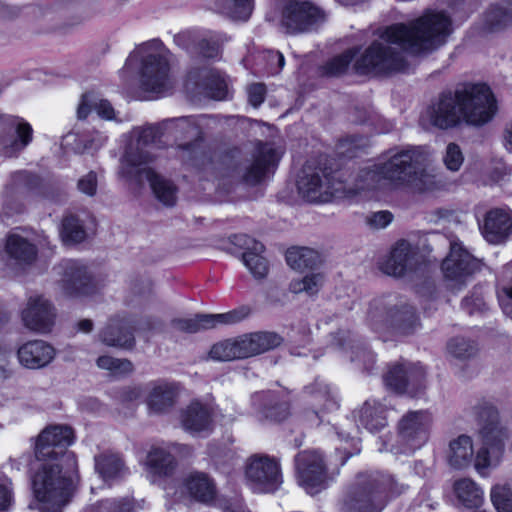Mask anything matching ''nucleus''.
Segmentation results:
<instances>
[{
	"instance_id": "5",
	"label": "nucleus",
	"mask_w": 512,
	"mask_h": 512,
	"mask_svg": "<svg viewBox=\"0 0 512 512\" xmlns=\"http://www.w3.org/2000/svg\"><path fill=\"white\" fill-rule=\"evenodd\" d=\"M404 489L388 474H359L343 500L344 512H381Z\"/></svg>"
},
{
	"instance_id": "39",
	"label": "nucleus",
	"mask_w": 512,
	"mask_h": 512,
	"mask_svg": "<svg viewBox=\"0 0 512 512\" xmlns=\"http://www.w3.org/2000/svg\"><path fill=\"white\" fill-rule=\"evenodd\" d=\"M450 453L448 461L455 469H464L471 466L473 461V442L470 436L460 435L449 444Z\"/></svg>"
},
{
	"instance_id": "28",
	"label": "nucleus",
	"mask_w": 512,
	"mask_h": 512,
	"mask_svg": "<svg viewBox=\"0 0 512 512\" xmlns=\"http://www.w3.org/2000/svg\"><path fill=\"white\" fill-rule=\"evenodd\" d=\"M415 253L405 239L398 240L392 247L389 256L381 264V270L390 276L402 277L412 269Z\"/></svg>"
},
{
	"instance_id": "56",
	"label": "nucleus",
	"mask_w": 512,
	"mask_h": 512,
	"mask_svg": "<svg viewBox=\"0 0 512 512\" xmlns=\"http://www.w3.org/2000/svg\"><path fill=\"white\" fill-rule=\"evenodd\" d=\"M152 161L151 154L142 149L127 150L122 158V168L142 167Z\"/></svg>"
},
{
	"instance_id": "6",
	"label": "nucleus",
	"mask_w": 512,
	"mask_h": 512,
	"mask_svg": "<svg viewBox=\"0 0 512 512\" xmlns=\"http://www.w3.org/2000/svg\"><path fill=\"white\" fill-rule=\"evenodd\" d=\"M474 409L480 425L482 447L477 451L472 463L476 471L484 475L492 462L497 464L502 458L509 433L507 428L501 425L499 411L494 404L483 399Z\"/></svg>"
},
{
	"instance_id": "51",
	"label": "nucleus",
	"mask_w": 512,
	"mask_h": 512,
	"mask_svg": "<svg viewBox=\"0 0 512 512\" xmlns=\"http://www.w3.org/2000/svg\"><path fill=\"white\" fill-rule=\"evenodd\" d=\"M92 512H134V502L127 497L102 499Z\"/></svg>"
},
{
	"instance_id": "64",
	"label": "nucleus",
	"mask_w": 512,
	"mask_h": 512,
	"mask_svg": "<svg viewBox=\"0 0 512 512\" xmlns=\"http://www.w3.org/2000/svg\"><path fill=\"white\" fill-rule=\"evenodd\" d=\"M322 276L320 274H310L304 276L305 292L310 295H316L321 286Z\"/></svg>"
},
{
	"instance_id": "43",
	"label": "nucleus",
	"mask_w": 512,
	"mask_h": 512,
	"mask_svg": "<svg viewBox=\"0 0 512 512\" xmlns=\"http://www.w3.org/2000/svg\"><path fill=\"white\" fill-rule=\"evenodd\" d=\"M60 235L66 244H79L85 241L87 232L76 215L64 216L61 221Z\"/></svg>"
},
{
	"instance_id": "26",
	"label": "nucleus",
	"mask_w": 512,
	"mask_h": 512,
	"mask_svg": "<svg viewBox=\"0 0 512 512\" xmlns=\"http://www.w3.org/2000/svg\"><path fill=\"white\" fill-rule=\"evenodd\" d=\"M134 330L127 318L117 315L109 318L99 337L106 346L131 349L135 346Z\"/></svg>"
},
{
	"instance_id": "33",
	"label": "nucleus",
	"mask_w": 512,
	"mask_h": 512,
	"mask_svg": "<svg viewBox=\"0 0 512 512\" xmlns=\"http://www.w3.org/2000/svg\"><path fill=\"white\" fill-rule=\"evenodd\" d=\"M304 392L318 401L319 410L306 409L305 417L312 420L316 426L322 423L321 412H325L336 405V401L331 393L330 386L317 377L311 384L304 387Z\"/></svg>"
},
{
	"instance_id": "52",
	"label": "nucleus",
	"mask_w": 512,
	"mask_h": 512,
	"mask_svg": "<svg viewBox=\"0 0 512 512\" xmlns=\"http://www.w3.org/2000/svg\"><path fill=\"white\" fill-rule=\"evenodd\" d=\"M447 350L455 358L469 359L477 349L473 341L464 337H454L448 341Z\"/></svg>"
},
{
	"instance_id": "42",
	"label": "nucleus",
	"mask_w": 512,
	"mask_h": 512,
	"mask_svg": "<svg viewBox=\"0 0 512 512\" xmlns=\"http://www.w3.org/2000/svg\"><path fill=\"white\" fill-rule=\"evenodd\" d=\"M285 260L293 270H313L319 262V254L307 247H290L285 253Z\"/></svg>"
},
{
	"instance_id": "61",
	"label": "nucleus",
	"mask_w": 512,
	"mask_h": 512,
	"mask_svg": "<svg viewBox=\"0 0 512 512\" xmlns=\"http://www.w3.org/2000/svg\"><path fill=\"white\" fill-rule=\"evenodd\" d=\"M498 301L503 313L512 319V285L502 288L498 293Z\"/></svg>"
},
{
	"instance_id": "57",
	"label": "nucleus",
	"mask_w": 512,
	"mask_h": 512,
	"mask_svg": "<svg viewBox=\"0 0 512 512\" xmlns=\"http://www.w3.org/2000/svg\"><path fill=\"white\" fill-rule=\"evenodd\" d=\"M163 136V130L159 125H149L139 130L137 143L142 146H149L157 143Z\"/></svg>"
},
{
	"instance_id": "10",
	"label": "nucleus",
	"mask_w": 512,
	"mask_h": 512,
	"mask_svg": "<svg viewBox=\"0 0 512 512\" xmlns=\"http://www.w3.org/2000/svg\"><path fill=\"white\" fill-rule=\"evenodd\" d=\"M280 25L290 35L317 32L327 13L313 0H280Z\"/></svg>"
},
{
	"instance_id": "58",
	"label": "nucleus",
	"mask_w": 512,
	"mask_h": 512,
	"mask_svg": "<svg viewBox=\"0 0 512 512\" xmlns=\"http://www.w3.org/2000/svg\"><path fill=\"white\" fill-rule=\"evenodd\" d=\"M464 157L458 144L449 143L444 156V163L450 171H458L463 163Z\"/></svg>"
},
{
	"instance_id": "19",
	"label": "nucleus",
	"mask_w": 512,
	"mask_h": 512,
	"mask_svg": "<svg viewBox=\"0 0 512 512\" xmlns=\"http://www.w3.org/2000/svg\"><path fill=\"white\" fill-rule=\"evenodd\" d=\"M480 269L479 262L465 248L452 244L449 254L441 263V270L447 281L461 288L468 277Z\"/></svg>"
},
{
	"instance_id": "13",
	"label": "nucleus",
	"mask_w": 512,
	"mask_h": 512,
	"mask_svg": "<svg viewBox=\"0 0 512 512\" xmlns=\"http://www.w3.org/2000/svg\"><path fill=\"white\" fill-rule=\"evenodd\" d=\"M295 475L299 486L315 495L328 485V464L324 454L317 450H303L294 457Z\"/></svg>"
},
{
	"instance_id": "47",
	"label": "nucleus",
	"mask_w": 512,
	"mask_h": 512,
	"mask_svg": "<svg viewBox=\"0 0 512 512\" xmlns=\"http://www.w3.org/2000/svg\"><path fill=\"white\" fill-rule=\"evenodd\" d=\"M194 51L202 59L216 61L221 59L222 45L218 37L209 35L194 43Z\"/></svg>"
},
{
	"instance_id": "24",
	"label": "nucleus",
	"mask_w": 512,
	"mask_h": 512,
	"mask_svg": "<svg viewBox=\"0 0 512 512\" xmlns=\"http://www.w3.org/2000/svg\"><path fill=\"white\" fill-rule=\"evenodd\" d=\"M479 228L489 243L504 242L512 234V210L508 206L489 209Z\"/></svg>"
},
{
	"instance_id": "4",
	"label": "nucleus",
	"mask_w": 512,
	"mask_h": 512,
	"mask_svg": "<svg viewBox=\"0 0 512 512\" xmlns=\"http://www.w3.org/2000/svg\"><path fill=\"white\" fill-rule=\"evenodd\" d=\"M452 33V19L444 11H427L409 24L387 26L381 38L404 50L422 52L442 45Z\"/></svg>"
},
{
	"instance_id": "25",
	"label": "nucleus",
	"mask_w": 512,
	"mask_h": 512,
	"mask_svg": "<svg viewBox=\"0 0 512 512\" xmlns=\"http://www.w3.org/2000/svg\"><path fill=\"white\" fill-rule=\"evenodd\" d=\"M6 132L4 156L9 158L18 157L34 139L32 125L19 116L8 114Z\"/></svg>"
},
{
	"instance_id": "49",
	"label": "nucleus",
	"mask_w": 512,
	"mask_h": 512,
	"mask_svg": "<svg viewBox=\"0 0 512 512\" xmlns=\"http://www.w3.org/2000/svg\"><path fill=\"white\" fill-rule=\"evenodd\" d=\"M96 364L103 370L110 371L113 375L125 376L133 372V364L128 359H117L109 355L99 356Z\"/></svg>"
},
{
	"instance_id": "7",
	"label": "nucleus",
	"mask_w": 512,
	"mask_h": 512,
	"mask_svg": "<svg viewBox=\"0 0 512 512\" xmlns=\"http://www.w3.org/2000/svg\"><path fill=\"white\" fill-rule=\"evenodd\" d=\"M348 177V171L332 161L324 166H304L297 180V189L309 202H328L346 191Z\"/></svg>"
},
{
	"instance_id": "2",
	"label": "nucleus",
	"mask_w": 512,
	"mask_h": 512,
	"mask_svg": "<svg viewBox=\"0 0 512 512\" xmlns=\"http://www.w3.org/2000/svg\"><path fill=\"white\" fill-rule=\"evenodd\" d=\"M410 188L418 193L439 188L436 175L428 171V154L422 146L398 150L387 160L360 168L354 191H373L382 187Z\"/></svg>"
},
{
	"instance_id": "18",
	"label": "nucleus",
	"mask_w": 512,
	"mask_h": 512,
	"mask_svg": "<svg viewBox=\"0 0 512 512\" xmlns=\"http://www.w3.org/2000/svg\"><path fill=\"white\" fill-rule=\"evenodd\" d=\"M246 477L254 489L263 493L275 492L282 483L279 462L267 455L251 460L246 468Z\"/></svg>"
},
{
	"instance_id": "55",
	"label": "nucleus",
	"mask_w": 512,
	"mask_h": 512,
	"mask_svg": "<svg viewBox=\"0 0 512 512\" xmlns=\"http://www.w3.org/2000/svg\"><path fill=\"white\" fill-rule=\"evenodd\" d=\"M369 144V139L360 134H351L342 138L339 147L346 148L348 157H356L359 151H363Z\"/></svg>"
},
{
	"instance_id": "34",
	"label": "nucleus",
	"mask_w": 512,
	"mask_h": 512,
	"mask_svg": "<svg viewBox=\"0 0 512 512\" xmlns=\"http://www.w3.org/2000/svg\"><path fill=\"white\" fill-rule=\"evenodd\" d=\"M179 386L175 382L156 384L147 396L146 402L150 411L166 413L170 411L178 398Z\"/></svg>"
},
{
	"instance_id": "54",
	"label": "nucleus",
	"mask_w": 512,
	"mask_h": 512,
	"mask_svg": "<svg viewBox=\"0 0 512 512\" xmlns=\"http://www.w3.org/2000/svg\"><path fill=\"white\" fill-rule=\"evenodd\" d=\"M491 501L497 512H512V491L506 487H494Z\"/></svg>"
},
{
	"instance_id": "45",
	"label": "nucleus",
	"mask_w": 512,
	"mask_h": 512,
	"mask_svg": "<svg viewBox=\"0 0 512 512\" xmlns=\"http://www.w3.org/2000/svg\"><path fill=\"white\" fill-rule=\"evenodd\" d=\"M202 86L207 94L215 100H224L228 94V86L221 72L215 68L207 70L202 79Z\"/></svg>"
},
{
	"instance_id": "20",
	"label": "nucleus",
	"mask_w": 512,
	"mask_h": 512,
	"mask_svg": "<svg viewBox=\"0 0 512 512\" xmlns=\"http://www.w3.org/2000/svg\"><path fill=\"white\" fill-rule=\"evenodd\" d=\"M430 414L426 411H409L398 422V436L412 449L423 446L429 437Z\"/></svg>"
},
{
	"instance_id": "17",
	"label": "nucleus",
	"mask_w": 512,
	"mask_h": 512,
	"mask_svg": "<svg viewBox=\"0 0 512 512\" xmlns=\"http://www.w3.org/2000/svg\"><path fill=\"white\" fill-rule=\"evenodd\" d=\"M170 64L161 54H148L141 60L140 87L143 91L162 94L169 88Z\"/></svg>"
},
{
	"instance_id": "3",
	"label": "nucleus",
	"mask_w": 512,
	"mask_h": 512,
	"mask_svg": "<svg viewBox=\"0 0 512 512\" xmlns=\"http://www.w3.org/2000/svg\"><path fill=\"white\" fill-rule=\"evenodd\" d=\"M497 112V100L485 82H464L454 91H443L430 111V123L441 130L462 124L481 127Z\"/></svg>"
},
{
	"instance_id": "16",
	"label": "nucleus",
	"mask_w": 512,
	"mask_h": 512,
	"mask_svg": "<svg viewBox=\"0 0 512 512\" xmlns=\"http://www.w3.org/2000/svg\"><path fill=\"white\" fill-rule=\"evenodd\" d=\"M281 154L270 143L259 141L252 155V162L246 168L242 180L250 186L261 184L265 178L271 173L274 174L279 162Z\"/></svg>"
},
{
	"instance_id": "15",
	"label": "nucleus",
	"mask_w": 512,
	"mask_h": 512,
	"mask_svg": "<svg viewBox=\"0 0 512 512\" xmlns=\"http://www.w3.org/2000/svg\"><path fill=\"white\" fill-rule=\"evenodd\" d=\"M63 273L60 286L69 298L91 296L96 293L97 286L88 268L78 260H67L62 264Z\"/></svg>"
},
{
	"instance_id": "62",
	"label": "nucleus",
	"mask_w": 512,
	"mask_h": 512,
	"mask_svg": "<svg viewBox=\"0 0 512 512\" xmlns=\"http://www.w3.org/2000/svg\"><path fill=\"white\" fill-rule=\"evenodd\" d=\"M393 220V214L388 210L378 211L373 213L368 222L370 225L377 228H385L388 226Z\"/></svg>"
},
{
	"instance_id": "46",
	"label": "nucleus",
	"mask_w": 512,
	"mask_h": 512,
	"mask_svg": "<svg viewBox=\"0 0 512 512\" xmlns=\"http://www.w3.org/2000/svg\"><path fill=\"white\" fill-rule=\"evenodd\" d=\"M484 24L490 32L500 31L512 24V12L499 4H491L484 14Z\"/></svg>"
},
{
	"instance_id": "9",
	"label": "nucleus",
	"mask_w": 512,
	"mask_h": 512,
	"mask_svg": "<svg viewBox=\"0 0 512 512\" xmlns=\"http://www.w3.org/2000/svg\"><path fill=\"white\" fill-rule=\"evenodd\" d=\"M283 341V337L276 332H251L215 343L209 355L217 361L247 359L275 349Z\"/></svg>"
},
{
	"instance_id": "30",
	"label": "nucleus",
	"mask_w": 512,
	"mask_h": 512,
	"mask_svg": "<svg viewBox=\"0 0 512 512\" xmlns=\"http://www.w3.org/2000/svg\"><path fill=\"white\" fill-rule=\"evenodd\" d=\"M263 416L271 422L281 423L291 416V400L282 391H266L260 407Z\"/></svg>"
},
{
	"instance_id": "29",
	"label": "nucleus",
	"mask_w": 512,
	"mask_h": 512,
	"mask_svg": "<svg viewBox=\"0 0 512 512\" xmlns=\"http://www.w3.org/2000/svg\"><path fill=\"white\" fill-rule=\"evenodd\" d=\"M189 496L196 502L213 503L217 498V486L214 479L202 471L190 472L183 481Z\"/></svg>"
},
{
	"instance_id": "22",
	"label": "nucleus",
	"mask_w": 512,
	"mask_h": 512,
	"mask_svg": "<svg viewBox=\"0 0 512 512\" xmlns=\"http://www.w3.org/2000/svg\"><path fill=\"white\" fill-rule=\"evenodd\" d=\"M55 317L53 303L42 295L30 297L26 308L21 312L24 326L29 330L40 333H48L52 330Z\"/></svg>"
},
{
	"instance_id": "36",
	"label": "nucleus",
	"mask_w": 512,
	"mask_h": 512,
	"mask_svg": "<svg viewBox=\"0 0 512 512\" xmlns=\"http://www.w3.org/2000/svg\"><path fill=\"white\" fill-rule=\"evenodd\" d=\"M95 469L106 482L121 479L129 473L122 455L112 452H103L95 456Z\"/></svg>"
},
{
	"instance_id": "50",
	"label": "nucleus",
	"mask_w": 512,
	"mask_h": 512,
	"mask_svg": "<svg viewBox=\"0 0 512 512\" xmlns=\"http://www.w3.org/2000/svg\"><path fill=\"white\" fill-rule=\"evenodd\" d=\"M215 2L219 7L241 20H247L254 8V0H215Z\"/></svg>"
},
{
	"instance_id": "23",
	"label": "nucleus",
	"mask_w": 512,
	"mask_h": 512,
	"mask_svg": "<svg viewBox=\"0 0 512 512\" xmlns=\"http://www.w3.org/2000/svg\"><path fill=\"white\" fill-rule=\"evenodd\" d=\"M180 423L192 436H206L214 429L213 409L199 399H193L182 409Z\"/></svg>"
},
{
	"instance_id": "48",
	"label": "nucleus",
	"mask_w": 512,
	"mask_h": 512,
	"mask_svg": "<svg viewBox=\"0 0 512 512\" xmlns=\"http://www.w3.org/2000/svg\"><path fill=\"white\" fill-rule=\"evenodd\" d=\"M461 307L469 315L482 313L487 310L488 307L485 300V287L481 284L475 285L469 295L462 299Z\"/></svg>"
},
{
	"instance_id": "14",
	"label": "nucleus",
	"mask_w": 512,
	"mask_h": 512,
	"mask_svg": "<svg viewBox=\"0 0 512 512\" xmlns=\"http://www.w3.org/2000/svg\"><path fill=\"white\" fill-rule=\"evenodd\" d=\"M250 309L248 307H240L226 313L220 314H195L191 318H174L171 325L185 333H197L203 330H209L218 325L236 324L248 317Z\"/></svg>"
},
{
	"instance_id": "40",
	"label": "nucleus",
	"mask_w": 512,
	"mask_h": 512,
	"mask_svg": "<svg viewBox=\"0 0 512 512\" xmlns=\"http://www.w3.org/2000/svg\"><path fill=\"white\" fill-rule=\"evenodd\" d=\"M146 465L153 475L170 477L176 470L177 461L170 452L162 448H152L147 454Z\"/></svg>"
},
{
	"instance_id": "63",
	"label": "nucleus",
	"mask_w": 512,
	"mask_h": 512,
	"mask_svg": "<svg viewBox=\"0 0 512 512\" xmlns=\"http://www.w3.org/2000/svg\"><path fill=\"white\" fill-rule=\"evenodd\" d=\"M203 142V133L202 131H198L197 136L192 141L180 144L179 149L189 153L190 155L196 156L200 152Z\"/></svg>"
},
{
	"instance_id": "59",
	"label": "nucleus",
	"mask_w": 512,
	"mask_h": 512,
	"mask_svg": "<svg viewBox=\"0 0 512 512\" xmlns=\"http://www.w3.org/2000/svg\"><path fill=\"white\" fill-rule=\"evenodd\" d=\"M248 103L254 108L261 106L267 95V88L264 83H252L247 88Z\"/></svg>"
},
{
	"instance_id": "32",
	"label": "nucleus",
	"mask_w": 512,
	"mask_h": 512,
	"mask_svg": "<svg viewBox=\"0 0 512 512\" xmlns=\"http://www.w3.org/2000/svg\"><path fill=\"white\" fill-rule=\"evenodd\" d=\"M360 50V46H352L330 57L318 67V75L327 79L342 78L348 74L350 67H353Z\"/></svg>"
},
{
	"instance_id": "8",
	"label": "nucleus",
	"mask_w": 512,
	"mask_h": 512,
	"mask_svg": "<svg viewBox=\"0 0 512 512\" xmlns=\"http://www.w3.org/2000/svg\"><path fill=\"white\" fill-rule=\"evenodd\" d=\"M367 322L375 333L395 336L413 335L422 326L420 314L413 305H388L384 298L369 303Z\"/></svg>"
},
{
	"instance_id": "35",
	"label": "nucleus",
	"mask_w": 512,
	"mask_h": 512,
	"mask_svg": "<svg viewBox=\"0 0 512 512\" xmlns=\"http://www.w3.org/2000/svg\"><path fill=\"white\" fill-rule=\"evenodd\" d=\"M93 111L104 120L115 118V110L109 100L100 98L94 91H86L81 95L77 107V118L86 120Z\"/></svg>"
},
{
	"instance_id": "53",
	"label": "nucleus",
	"mask_w": 512,
	"mask_h": 512,
	"mask_svg": "<svg viewBox=\"0 0 512 512\" xmlns=\"http://www.w3.org/2000/svg\"><path fill=\"white\" fill-rule=\"evenodd\" d=\"M150 171H155V169L148 166L122 168L121 174L128 183L141 189L144 187L145 181H147L149 185L151 184L152 176L150 175Z\"/></svg>"
},
{
	"instance_id": "44",
	"label": "nucleus",
	"mask_w": 512,
	"mask_h": 512,
	"mask_svg": "<svg viewBox=\"0 0 512 512\" xmlns=\"http://www.w3.org/2000/svg\"><path fill=\"white\" fill-rule=\"evenodd\" d=\"M13 180L31 194L40 197L48 195L47 183L37 173L26 170L17 171L13 175Z\"/></svg>"
},
{
	"instance_id": "27",
	"label": "nucleus",
	"mask_w": 512,
	"mask_h": 512,
	"mask_svg": "<svg viewBox=\"0 0 512 512\" xmlns=\"http://www.w3.org/2000/svg\"><path fill=\"white\" fill-rule=\"evenodd\" d=\"M17 357L22 366L28 369H39L54 359L55 349L43 340H32L18 348Z\"/></svg>"
},
{
	"instance_id": "31",
	"label": "nucleus",
	"mask_w": 512,
	"mask_h": 512,
	"mask_svg": "<svg viewBox=\"0 0 512 512\" xmlns=\"http://www.w3.org/2000/svg\"><path fill=\"white\" fill-rule=\"evenodd\" d=\"M5 252L17 265H33L38 257L37 246L19 234H9L5 241Z\"/></svg>"
},
{
	"instance_id": "1",
	"label": "nucleus",
	"mask_w": 512,
	"mask_h": 512,
	"mask_svg": "<svg viewBox=\"0 0 512 512\" xmlns=\"http://www.w3.org/2000/svg\"><path fill=\"white\" fill-rule=\"evenodd\" d=\"M75 440V430L67 424L47 425L35 438L33 452L40 463L31 468V487L48 512H61L73 496L78 462L69 447Z\"/></svg>"
},
{
	"instance_id": "38",
	"label": "nucleus",
	"mask_w": 512,
	"mask_h": 512,
	"mask_svg": "<svg viewBox=\"0 0 512 512\" xmlns=\"http://www.w3.org/2000/svg\"><path fill=\"white\" fill-rule=\"evenodd\" d=\"M457 505L467 509H478L483 503V492L469 478L458 479L453 484Z\"/></svg>"
},
{
	"instance_id": "21",
	"label": "nucleus",
	"mask_w": 512,
	"mask_h": 512,
	"mask_svg": "<svg viewBox=\"0 0 512 512\" xmlns=\"http://www.w3.org/2000/svg\"><path fill=\"white\" fill-rule=\"evenodd\" d=\"M229 240L231 244L242 250V261L254 278L263 279L268 275L269 265L263 256L265 251L263 243L247 234H233Z\"/></svg>"
},
{
	"instance_id": "37",
	"label": "nucleus",
	"mask_w": 512,
	"mask_h": 512,
	"mask_svg": "<svg viewBox=\"0 0 512 512\" xmlns=\"http://www.w3.org/2000/svg\"><path fill=\"white\" fill-rule=\"evenodd\" d=\"M359 424L368 431L375 433L387 425V408L376 400H367L359 410Z\"/></svg>"
},
{
	"instance_id": "12",
	"label": "nucleus",
	"mask_w": 512,
	"mask_h": 512,
	"mask_svg": "<svg viewBox=\"0 0 512 512\" xmlns=\"http://www.w3.org/2000/svg\"><path fill=\"white\" fill-rule=\"evenodd\" d=\"M382 378L386 389L399 396L420 398L427 387V371L424 366L403 359L389 363Z\"/></svg>"
},
{
	"instance_id": "41",
	"label": "nucleus",
	"mask_w": 512,
	"mask_h": 512,
	"mask_svg": "<svg viewBox=\"0 0 512 512\" xmlns=\"http://www.w3.org/2000/svg\"><path fill=\"white\" fill-rule=\"evenodd\" d=\"M152 176L149 185L155 198L166 207H173L177 203L178 187L170 179H166L156 171H150Z\"/></svg>"
},
{
	"instance_id": "11",
	"label": "nucleus",
	"mask_w": 512,
	"mask_h": 512,
	"mask_svg": "<svg viewBox=\"0 0 512 512\" xmlns=\"http://www.w3.org/2000/svg\"><path fill=\"white\" fill-rule=\"evenodd\" d=\"M353 63V71L360 76L389 75L404 71L408 63L396 49L379 40H373Z\"/></svg>"
},
{
	"instance_id": "60",
	"label": "nucleus",
	"mask_w": 512,
	"mask_h": 512,
	"mask_svg": "<svg viewBox=\"0 0 512 512\" xmlns=\"http://www.w3.org/2000/svg\"><path fill=\"white\" fill-rule=\"evenodd\" d=\"M77 188L87 196H94L97 192V174L94 171L88 172L78 180Z\"/></svg>"
}]
</instances>
